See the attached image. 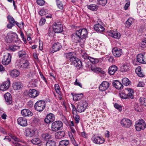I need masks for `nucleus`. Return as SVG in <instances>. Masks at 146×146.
I'll list each match as a JSON object with an SVG mask.
<instances>
[{"mask_svg":"<svg viewBox=\"0 0 146 146\" xmlns=\"http://www.w3.org/2000/svg\"><path fill=\"white\" fill-rule=\"evenodd\" d=\"M110 84L107 81H103L100 86L99 89L101 91L106 90L109 87Z\"/></svg>","mask_w":146,"mask_h":146,"instance_id":"16","label":"nucleus"},{"mask_svg":"<svg viewBox=\"0 0 146 146\" xmlns=\"http://www.w3.org/2000/svg\"><path fill=\"white\" fill-rule=\"evenodd\" d=\"M46 20L45 19L42 18L40 21L39 24L40 25H42L44 24Z\"/></svg>","mask_w":146,"mask_h":146,"instance_id":"61","label":"nucleus"},{"mask_svg":"<svg viewBox=\"0 0 146 146\" xmlns=\"http://www.w3.org/2000/svg\"><path fill=\"white\" fill-rule=\"evenodd\" d=\"M107 33L109 36L114 38L119 39L120 36V33L117 31H108Z\"/></svg>","mask_w":146,"mask_h":146,"instance_id":"14","label":"nucleus"},{"mask_svg":"<svg viewBox=\"0 0 146 146\" xmlns=\"http://www.w3.org/2000/svg\"><path fill=\"white\" fill-rule=\"evenodd\" d=\"M22 86L21 83L20 82H16L13 84V88L15 90H19Z\"/></svg>","mask_w":146,"mask_h":146,"instance_id":"33","label":"nucleus"},{"mask_svg":"<svg viewBox=\"0 0 146 146\" xmlns=\"http://www.w3.org/2000/svg\"><path fill=\"white\" fill-rule=\"evenodd\" d=\"M137 61L139 62L142 64H146V60H145L143 55L140 54L137 56Z\"/></svg>","mask_w":146,"mask_h":146,"instance_id":"27","label":"nucleus"},{"mask_svg":"<svg viewBox=\"0 0 146 146\" xmlns=\"http://www.w3.org/2000/svg\"><path fill=\"white\" fill-rule=\"evenodd\" d=\"M32 143L35 145H37L39 146H40L41 144V142L40 139L38 138H34L31 140Z\"/></svg>","mask_w":146,"mask_h":146,"instance_id":"34","label":"nucleus"},{"mask_svg":"<svg viewBox=\"0 0 146 146\" xmlns=\"http://www.w3.org/2000/svg\"><path fill=\"white\" fill-rule=\"evenodd\" d=\"M53 27L54 32L56 33H61L63 31V26L60 22L55 23Z\"/></svg>","mask_w":146,"mask_h":146,"instance_id":"6","label":"nucleus"},{"mask_svg":"<svg viewBox=\"0 0 146 146\" xmlns=\"http://www.w3.org/2000/svg\"><path fill=\"white\" fill-rule=\"evenodd\" d=\"M112 51L113 55L117 57H120L122 53L121 49L119 48H115Z\"/></svg>","mask_w":146,"mask_h":146,"instance_id":"21","label":"nucleus"},{"mask_svg":"<svg viewBox=\"0 0 146 146\" xmlns=\"http://www.w3.org/2000/svg\"><path fill=\"white\" fill-rule=\"evenodd\" d=\"M18 124L22 126H26L27 125V119L24 117H20L17 119Z\"/></svg>","mask_w":146,"mask_h":146,"instance_id":"17","label":"nucleus"},{"mask_svg":"<svg viewBox=\"0 0 146 146\" xmlns=\"http://www.w3.org/2000/svg\"><path fill=\"white\" fill-rule=\"evenodd\" d=\"M8 21L10 23L15 25L16 23V21H15L13 17L10 15H8L7 17Z\"/></svg>","mask_w":146,"mask_h":146,"instance_id":"42","label":"nucleus"},{"mask_svg":"<svg viewBox=\"0 0 146 146\" xmlns=\"http://www.w3.org/2000/svg\"><path fill=\"white\" fill-rule=\"evenodd\" d=\"M117 70V67L115 65H112L109 67L108 70V72L110 74L113 75L114 74Z\"/></svg>","mask_w":146,"mask_h":146,"instance_id":"26","label":"nucleus"},{"mask_svg":"<svg viewBox=\"0 0 146 146\" xmlns=\"http://www.w3.org/2000/svg\"><path fill=\"white\" fill-rule=\"evenodd\" d=\"M56 4L58 7L60 9L62 10L63 9L62 4L59 0L56 1Z\"/></svg>","mask_w":146,"mask_h":146,"instance_id":"52","label":"nucleus"},{"mask_svg":"<svg viewBox=\"0 0 146 146\" xmlns=\"http://www.w3.org/2000/svg\"><path fill=\"white\" fill-rule=\"evenodd\" d=\"M91 70L95 72H98L101 73L102 74H104V72L103 71L102 69L99 68L98 67L93 68L91 67Z\"/></svg>","mask_w":146,"mask_h":146,"instance_id":"40","label":"nucleus"},{"mask_svg":"<svg viewBox=\"0 0 146 146\" xmlns=\"http://www.w3.org/2000/svg\"><path fill=\"white\" fill-rule=\"evenodd\" d=\"M122 82L123 84L125 86L130 85L131 84V82L127 78H125L122 79Z\"/></svg>","mask_w":146,"mask_h":146,"instance_id":"41","label":"nucleus"},{"mask_svg":"<svg viewBox=\"0 0 146 146\" xmlns=\"http://www.w3.org/2000/svg\"><path fill=\"white\" fill-rule=\"evenodd\" d=\"M65 135V132L63 131H58L55 133V137L56 139H60L64 137Z\"/></svg>","mask_w":146,"mask_h":146,"instance_id":"32","label":"nucleus"},{"mask_svg":"<svg viewBox=\"0 0 146 146\" xmlns=\"http://www.w3.org/2000/svg\"><path fill=\"white\" fill-rule=\"evenodd\" d=\"M141 46L143 48L146 47V38L143 40L142 41Z\"/></svg>","mask_w":146,"mask_h":146,"instance_id":"58","label":"nucleus"},{"mask_svg":"<svg viewBox=\"0 0 146 146\" xmlns=\"http://www.w3.org/2000/svg\"><path fill=\"white\" fill-rule=\"evenodd\" d=\"M71 64L73 65L74 66L77 68L80 69L82 67V62L76 56L74 59L71 62Z\"/></svg>","mask_w":146,"mask_h":146,"instance_id":"8","label":"nucleus"},{"mask_svg":"<svg viewBox=\"0 0 146 146\" xmlns=\"http://www.w3.org/2000/svg\"><path fill=\"white\" fill-rule=\"evenodd\" d=\"M108 60L109 62L113 63L115 61L113 56H110L108 57Z\"/></svg>","mask_w":146,"mask_h":146,"instance_id":"62","label":"nucleus"},{"mask_svg":"<svg viewBox=\"0 0 146 146\" xmlns=\"http://www.w3.org/2000/svg\"><path fill=\"white\" fill-rule=\"evenodd\" d=\"M69 143V141L68 140H64L60 142L59 146H67Z\"/></svg>","mask_w":146,"mask_h":146,"instance_id":"44","label":"nucleus"},{"mask_svg":"<svg viewBox=\"0 0 146 146\" xmlns=\"http://www.w3.org/2000/svg\"><path fill=\"white\" fill-rule=\"evenodd\" d=\"M30 63L27 60L24 61L23 63L19 66L20 69L21 70L23 69L28 68L29 66Z\"/></svg>","mask_w":146,"mask_h":146,"instance_id":"23","label":"nucleus"},{"mask_svg":"<svg viewBox=\"0 0 146 146\" xmlns=\"http://www.w3.org/2000/svg\"><path fill=\"white\" fill-rule=\"evenodd\" d=\"M55 119V116L54 114L52 113L48 114L44 119V121L46 123H49L52 122Z\"/></svg>","mask_w":146,"mask_h":146,"instance_id":"13","label":"nucleus"},{"mask_svg":"<svg viewBox=\"0 0 146 146\" xmlns=\"http://www.w3.org/2000/svg\"><path fill=\"white\" fill-rule=\"evenodd\" d=\"M129 64L127 63L124 64L121 67V71L122 72H125L129 70Z\"/></svg>","mask_w":146,"mask_h":146,"instance_id":"35","label":"nucleus"},{"mask_svg":"<svg viewBox=\"0 0 146 146\" xmlns=\"http://www.w3.org/2000/svg\"><path fill=\"white\" fill-rule=\"evenodd\" d=\"M88 106V104L86 102H80L78 104L77 110L78 112L81 113L84 111Z\"/></svg>","mask_w":146,"mask_h":146,"instance_id":"4","label":"nucleus"},{"mask_svg":"<svg viewBox=\"0 0 146 146\" xmlns=\"http://www.w3.org/2000/svg\"><path fill=\"white\" fill-rule=\"evenodd\" d=\"M4 97L7 104H12V98L11 95L9 93L7 92L5 94Z\"/></svg>","mask_w":146,"mask_h":146,"instance_id":"24","label":"nucleus"},{"mask_svg":"<svg viewBox=\"0 0 146 146\" xmlns=\"http://www.w3.org/2000/svg\"><path fill=\"white\" fill-rule=\"evenodd\" d=\"M133 22V20L132 18H129L128 19L126 22V26L129 27L132 24Z\"/></svg>","mask_w":146,"mask_h":146,"instance_id":"49","label":"nucleus"},{"mask_svg":"<svg viewBox=\"0 0 146 146\" xmlns=\"http://www.w3.org/2000/svg\"><path fill=\"white\" fill-rule=\"evenodd\" d=\"M91 140L94 143L98 144H102L104 141L103 138L99 136H96L94 134L93 135Z\"/></svg>","mask_w":146,"mask_h":146,"instance_id":"7","label":"nucleus"},{"mask_svg":"<svg viewBox=\"0 0 146 146\" xmlns=\"http://www.w3.org/2000/svg\"><path fill=\"white\" fill-rule=\"evenodd\" d=\"M54 32L53 31H49L48 32V35L50 37L53 36Z\"/></svg>","mask_w":146,"mask_h":146,"instance_id":"64","label":"nucleus"},{"mask_svg":"<svg viewBox=\"0 0 146 146\" xmlns=\"http://www.w3.org/2000/svg\"><path fill=\"white\" fill-rule=\"evenodd\" d=\"M112 84L113 86L118 90H121L123 88L122 84L118 80L113 81Z\"/></svg>","mask_w":146,"mask_h":146,"instance_id":"22","label":"nucleus"},{"mask_svg":"<svg viewBox=\"0 0 146 146\" xmlns=\"http://www.w3.org/2000/svg\"><path fill=\"white\" fill-rule=\"evenodd\" d=\"M12 139L15 141V142H21V140L16 136L14 135V136H12Z\"/></svg>","mask_w":146,"mask_h":146,"instance_id":"60","label":"nucleus"},{"mask_svg":"<svg viewBox=\"0 0 146 146\" xmlns=\"http://www.w3.org/2000/svg\"><path fill=\"white\" fill-rule=\"evenodd\" d=\"M21 113L23 117H29L33 115V113L28 109H25L21 111Z\"/></svg>","mask_w":146,"mask_h":146,"instance_id":"18","label":"nucleus"},{"mask_svg":"<svg viewBox=\"0 0 146 146\" xmlns=\"http://www.w3.org/2000/svg\"><path fill=\"white\" fill-rule=\"evenodd\" d=\"M94 30L97 32L102 33L105 30L103 27L99 23L94 25Z\"/></svg>","mask_w":146,"mask_h":146,"instance_id":"19","label":"nucleus"},{"mask_svg":"<svg viewBox=\"0 0 146 146\" xmlns=\"http://www.w3.org/2000/svg\"><path fill=\"white\" fill-rule=\"evenodd\" d=\"M36 2L38 5L40 6L43 5L45 3V1L44 0H37Z\"/></svg>","mask_w":146,"mask_h":146,"instance_id":"57","label":"nucleus"},{"mask_svg":"<svg viewBox=\"0 0 146 146\" xmlns=\"http://www.w3.org/2000/svg\"><path fill=\"white\" fill-rule=\"evenodd\" d=\"M146 125L144 120L141 119L136 122L135 125V128L137 131H140L141 129H144L146 127Z\"/></svg>","mask_w":146,"mask_h":146,"instance_id":"2","label":"nucleus"},{"mask_svg":"<svg viewBox=\"0 0 146 146\" xmlns=\"http://www.w3.org/2000/svg\"><path fill=\"white\" fill-rule=\"evenodd\" d=\"M76 33L80 37L82 40L84 42L87 35V31L85 29H80L76 31Z\"/></svg>","mask_w":146,"mask_h":146,"instance_id":"5","label":"nucleus"},{"mask_svg":"<svg viewBox=\"0 0 146 146\" xmlns=\"http://www.w3.org/2000/svg\"><path fill=\"white\" fill-rule=\"evenodd\" d=\"M39 14L41 16H43L46 14V12L43 9L41 10L39 12Z\"/></svg>","mask_w":146,"mask_h":146,"instance_id":"63","label":"nucleus"},{"mask_svg":"<svg viewBox=\"0 0 146 146\" xmlns=\"http://www.w3.org/2000/svg\"><path fill=\"white\" fill-rule=\"evenodd\" d=\"M98 4L104 6L107 2V0H97Z\"/></svg>","mask_w":146,"mask_h":146,"instance_id":"48","label":"nucleus"},{"mask_svg":"<svg viewBox=\"0 0 146 146\" xmlns=\"http://www.w3.org/2000/svg\"><path fill=\"white\" fill-rule=\"evenodd\" d=\"M51 136V135L48 133H44L42 135V139L45 141L50 139Z\"/></svg>","mask_w":146,"mask_h":146,"instance_id":"46","label":"nucleus"},{"mask_svg":"<svg viewBox=\"0 0 146 146\" xmlns=\"http://www.w3.org/2000/svg\"><path fill=\"white\" fill-rule=\"evenodd\" d=\"M72 108V113L74 115L75 113H77V108L76 109V107L73 104H71Z\"/></svg>","mask_w":146,"mask_h":146,"instance_id":"56","label":"nucleus"},{"mask_svg":"<svg viewBox=\"0 0 146 146\" xmlns=\"http://www.w3.org/2000/svg\"><path fill=\"white\" fill-rule=\"evenodd\" d=\"M54 86L56 92L58 94H60V93L59 90L60 88L59 85L58 84H56Z\"/></svg>","mask_w":146,"mask_h":146,"instance_id":"55","label":"nucleus"},{"mask_svg":"<svg viewBox=\"0 0 146 146\" xmlns=\"http://www.w3.org/2000/svg\"><path fill=\"white\" fill-rule=\"evenodd\" d=\"M87 7L88 9L94 11H96L98 8V6L94 4L87 5Z\"/></svg>","mask_w":146,"mask_h":146,"instance_id":"36","label":"nucleus"},{"mask_svg":"<svg viewBox=\"0 0 146 146\" xmlns=\"http://www.w3.org/2000/svg\"><path fill=\"white\" fill-rule=\"evenodd\" d=\"M45 106L46 104L44 101L39 100L35 103L34 107L35 110L37 111L40 112L44 110Z\"/></svg>","mask_w":146,"mask_h":146,"instance_id":"1","label":"nucleus"},{"mask_svg":"<svg viewBox=\"0 0 146 146\" xmlns=\"http://www.w3.org/2000/svg\"><path fill=\"white\" fill-rule=\"evenodd\" d=\"M35 134V131L33 130H31L29 129H27L25 130V135L27 137H31Z\"/></svg>","mask_w":146,"mask_h":146,"instance_id":"30","label":"nucleus"},{"mask_svg":"<svg viewBox=\"0 0 146 146\" xmlns=\"http://www.w3.org/2000/svg\"><path fill=\"white\" fill-rule=\"evenodd\" d=\"M72 39L73 42H81L82 43L84 42L82 40L80 36L76 31V33L73 34L72 36Z\"/></svg>","mask_w":146,"mask_h":146,"instance_id":"15","label":"nucleus"},{"mask_svg":"<svg viewBox=\"0 0 146 146\" xmlns=\"http://www.w3.org/2000/svg\"><path fill=\"white\" fill-rule=\"evenodd\" d=\"M18 37L16 33H13L9 34L8 36L7 41L8 43L16 42L18 40Z\"/></svg>","mask_w":146,"mask_h":146,"instance_id":"9","label":"nucleus"},{"mask_svg":"<svg viewBox=\"0 0 146 146\" xmlns=\"http://www.w3.org/2000/svg\"><path fill=\"white\" fill-rule=\"evenodd\" d=\"M11 55L10 53H8L7 56H4L2 60V64L5 65L9 64L11 61Z\"/></svg>","mask_w":146,"mask_h":146,"instance_id":"10","label":"nucleus"},{"mask_svg":"<svg viewBox=\"0 0 146 146\" xmlns=\"http://www.w3.org/2000/svg\"><path fill=\"white\" fill-rule=\"evenodd\" d=\"M52 47L53 48L52 51H53V52L54 53L60 50L62 46L60 43L57 42L54 44L52 46Z\"/></svg>","mask_w":146,"mask_h":146,"instance_id":"25","label":"nucleus"},{"mask_svg":"<svg viewBox=\"0 0 146 146\" xmlns=\"http://www.w3.org/2000/svg\"><path fill=\"white\" fill-rule=\"evenodd\" d=\"M73 117L74 119L75 122L76 123H78L80 121V117L77 115V113H75L73 115Z\"/></svg>","mask_w":146,"mask_h":146,"instance_id":"50","label":"nucleus"},{"mask_svg":"<svg viewBox=\"0 0 146 146\" xmlns=\"http://www.w3.org/2000/svg\"><path fill=\"white\" fill-rule=\"evenodd\" d=\"M64 56L66 59H69L70 62L72 61L75 57L73 55V53L71 52L64 54Z\"/></svg>","mask_w":146,"mask_h":146,"instance_id":"29","label":"nucleus"},{"mask_svg":"<svg viewBox=\"0 0 146 146\" xmlns=\"http://www.w3.org/2000/svg\"><path fill=\"white\" fill-rule=\"evenodd\" d=\"M73 97V99L75 101H78L82 99L83 97V95L82 94H73L72 93Z\"/></svg>","mask_w":146,"mask_h":146,"instance_id":"31","label":"nucleus"},{"mask_svg":"<svg viewBox=\"0 0 146 146\" xmlns=\"http://www.w3.org/2000/svg\"><path fill=\"white\" fill-rule=\"evenodd\" d=\"M135 72L138 76L140 77H143L144 75L141 72V68L140 66H139L137 68Z\"/></svg>","mask_w":146,"mask_h":146,"instance_id":"43","label":"nucleus"},{"mask_svg":"<svg viewBox=\"0 0 146 146\" xmlns=\"http://www.w3.org/2000/svg\"><path fill=\"white\" fill-rule=\"evenodd\" d=\"M120 124L123 127H129L131 125V122L129 119L123 118L121 120Z\"/></svg>","mask_w":146,"mask_h":146,"instance_id":"11","label":"nucleus"},{"mask_svg":"<svg viewBox=\"0 0 146 146\" xmlns=\"http://www.w3.org/2000/svg\"><path fill=\"white\" fill-rule=\"evenodd\" d=\"M115 108L118 110L120 111L122 110V107L121 106L119 105L118 104L115 103L114 105Z\"/></svg>","mask_w":146,"mask_h":146,"instance_id":"59","label":"nucleus"},{"mask_svg":"<svg viewBox=\"0 0 146 146\" xmlns=\"http://www.w3.org/2000/svg\"><path fill=\"white\" fill-rule=\"evenodd\" d=\"M39 92L35 89H30L29 91V95L32 98H35L38 96Z\"/></svg>","mask_w":146,"mask_h":146,"instance_id":"20","label":"nucleus"},{"mask_svg":"<svg viewBox=\"0 0 146 146\" xmlns=\"http://www.w3.org/2000/svg\"><path fill=\"white\" fill-rule=\"evenodd\" d=\"M10 82L9 80L4 82L0 84V90L5 91L7 90L9 87Z\"/></svg>","mask_w":146,"mask_h":146,"instance_id":"12","label":"nucleus"},{"mask_svg":"<svg viewBox=\"0 0 146 146\" xmlns=\"http://www.w3.org/2000/svg\"><path fill=\"white\" fill-rule=\"evenodd\" d=\"M88 59H89L90 62L92 63L95 64L98 63L99 61L100 60L101 61L103 60V58H100L99 59L97 58H93L89 56Z\"/></svg>","mask_w":146,"mask_h":146,"instance_id":"37","label":"nucleus"},{"mask_svg":"<svg viewBox=\"0 0 146 146\" xmlns=\"http://www.w3.org/2000/svg\"><path fill=\"white\" fill-rule=\"evenodd\" d=\"M56 142L53 140H50L46 143V146H56Z\"/></svg>","mask_w":146,"mask_h":146,"instance_id":"47","label":"nucleus"},{"mask_svg":"<svg viewBox=\"0 0 146 146\" xmlns=\"http://www.w3.org/2000/svg\"><path fill=\"white\" fill-rule=\"evenodd\" d=\"M126 90L128 92V93L127 94L128 97L129 98L133 99L134 98V91L133 90L130 88H127Z\"/></svg>","mask_w":146,"mask_h":146,"instance_id":"39","label":"nucleus"},{"mask_svg":"<svg viewBox=\"0 0 146 146\" xmlns=\"http://www.w3.org/2000/svg\"><path fill=\"white\" fill-rule=\"evenodd\" d=\"M18 55L19 58H28V55L26 52L24 50H20L18 52Z\"/></svg>","mask_w":146,"mask_h":146,"instance_id":"28","label":"nucleus"},{"mask_svg":"<svg viewBox=\"0 0 146 146\" xmlns=\"http://www.w3.org/2000/svg\"><path fill=\"white\" fill-rule=\"evenodd\" d=\"M63 127L62 122L59 121H56L52 123L51 129L53 131L56 132Z\"/></svg>","mask_w":146,"mask_h":146,"instance_id":"3","label":"nucleus"},{"mask_svg":"<svg viewBox=\"0 0 146 146\" xmlns=\"http://www.w3.org/2000/svg\"><path fill=\"white\" fill-rule=\"evenodd\" d=\"M20 48V46L18 45H13L10 46L9 49L11 51H15L19 49Z\"/></svg>","mask_w":146,"mask_h":146,"instance_id":"45","label":"nucleus"},{"mask_svg":"<svg viewBox=\"0 0 146 146\" xmlns=\"http://www.w3.org/2000/svg\"><path fill=\"white\" fill-rule=\"evenodd\" d=\"M10 75L13 77H16L19 75V71L16 69L12 70L10 73Z\"/></svg>","mask_w":146,"mask_h":146,"instance_id":"38","label":"nucleus"},{"mask_svg":"<svg viewBox=\"0 0 146 146\" xmlns=\"http://www.w3.org/2000/svg\"><path fill=\"white\" fill-rule=\"evenodd\" d=\"M128 95H127V94H126L125 93L123 92H121L120 93V97L122 99H126L129 98Z\"/></svg>","mask_w":146,"mask_h":146,"instance_id":"51","label":"nucleus"},{"mask_svg":"<svg viewBox=\"0 0 146 146\" xmlns=\"http://www.w3.org/2000/svg\"><path fill=\"white\" fill-rule=\"evenodd\" d=\"M74 135L73 134H72L71 132L69 133V137H70L71 141L73 143H74L75 142V141L73 137V136Z\"/></svg>","mask_w":146,"mask_h":146,"instance_id":"54","label":"nucleus"},{"mask_svg":"<svg viewBox=\"0 0 146 146\" xmlns=\"http://www.w3.org/2000/svg\"><path fill=\"white\" fill-rule=\"evenodd\" d=\"M140 101L141 104L145 106H146V98H141Z\"/></svg>","mask_w":146,"mask_h":146,"instance_id":"53","label":"nucleus"}]
</instances>
